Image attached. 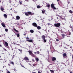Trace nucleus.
Returning a JSON list of instances; mask_svg holds the SVG:
<instances>
[{
	"label": "nucleus",
	"mask_w": 73,
	"mask_h": 73,
	"mask_svg": "<svg viewBox=\"0 0 73 73\" xmlns=\"http://www.w3.org/2000/svg\"><path fill=\"white\" fill-rule=\"evenodd\" d=\"M37 8H41V6L40 5H38L37 6Z\"/></svg>",
	"instance_id": "obj_19"
},
{
	"label": "nucleus",
	"mask_w": 73,
	"mask_h": 73,
	"mask_svg": "<svg viewBox=\"0 0 73 73\" xmlns=\"http://www.w3.org/2000/svg\"><path fill=\"white\" fill-rule=\"evenodd\" d=\"M4 16L5 17V18H7V15L5 14H4Z\"/></svg>",
	"instance_id": "obj_18"
},
{
	"label": "nucleus",
	"mask_w": 73,
	"mask_h": 73,
	"mask_svg": "<svg viewBox=\"0 0 73 73\" xmlns=\"http://www.w3.org/2000/svg\"><path fill=\"white\" fill-rule=\"evenodd\" d=\"M32 25L35 27H37V24L35 23H33L32 24Z\"/></svg>",
	"instance_id": "obj_2"
},
{
	"label": "nucleus",
	"mask_w": 73,
	"mask_h": 73,
	"mask_svg": "<svg viewBox=\"0 0 73 73\" xmlns=\"http://www.w3.org/2000/svg\"><path fill=\"white\" fill-rule=\"evenodd\" d=\"M43 40V41L44 42H46V40L45 39H44Z\"/></svg>",
	"instance_id": "obj_17"
},
{
	"label": "nucleus",
	"mask_w": 73,
	"mask_h": 73,
	"mask_svg": "<svg viewBox=\"0 0 73 73\" xmlns=\"http://www.w3.org/2000/svg\"><path fill=\"white\" fill-rule=\"evenodd\" d=\"M31 56H32V57H35V55H34V54H31Z\"/></svg>",
	"instance_id": "obj_26"
},
{
	"label": "nucleus",
	"mask_w": 73,
	"mask_h": 73,
	"mask_svg": "<svg viewBox=\"0 0 73 73\" xmlns=\"http://www.w3.org/2000/svg\"><path fill=\"white\" fill-rule=\"evenodd\" d=\"M56 58L54 57H52V61H56Z\"/></svg>",
	"instance_id": "obj_7"
},
{
	"label": "nucleus",
	"mask_w": 73,
	"mask_h": 73,
	"mask_svg": "<svg viewBox=\"0 0 73 73\" xmlns=\"http://www.w3.org/2000/svg\"><path fill=\"white\" fill-rule=\"evenodd\" d=\"M35 60L36 62H38L39 61V59L38 58H35Z\"/></svg>",
	"instance_id": "obj_13"
},
{
	"label": "nucleus",
	"mask_w": 73,
	"mask_h": 73,
	"mask_svg": "<svg viewBox=\"0 0 73 73\" xmlns=\"http://www.w3.org/2000/svg\"><path fill=\"white\" fill-rule=\"evenodd\" d=\"M66 56V53H64L63 54V56H64V57H65V56Z\"/></svg>",
	"instance_id": "obj_21"
},
{
	"label": "nucleus",
	"mask_w": 73,
	"mask_h": 73,
	"mask_svg": "<svg viewBox=\"0 0 73 73\" xmlns=\"http://www.w3.org/2000/svg\"><path fill=\"white\" fill-rule=\"evenodd\" d=\"M14 30L15 31H16V32H17V30H16V29H14Z\"/></svg>",
	"instance_id": "obj_38"
},
{
	"label": "nucleus",
	"mask_w": 73,
	"mask_h": 73,
	"mask_svg": "<svg viewBox=\"0 0 73 73\" xmlns=\"http://www.w3.org/2000/svg\"><path fill=\"white\" fill-rule=\"evenodd\" d=\"M28 0H25V1H28Z\"/></svg>",
	"instance_id": "obj_54"
},
{
	"label": "nucleus",
	"mask_w": 73,
	"mask_h": 73,
	"mask_svg": "<svg viewBox=\"0 0 73 73\" xmlns=\"http://www.w3.org/2000/svg\"><path fill=\"white\" fill-rule=\"evenodd\" d=\"M17 37H20V35L19 34H17Z\"/></svg>",
	"instance_id": "obj_24"
},
{
	"label": "nucleus",
	"mask_w": 73,
	"mask_h": 73,
	"mask_svg": "<svg viewBox=\"0 0 73 73\" xmlns=\"http://www.w3.org/2000/svg\"><path fill=\"white\" fill-rule=\"evenodd\" d=\"M1 24L2 26L3 27V28H5V23L3 22L2 23H1Z\"/></svg>",
	"instance_id": "obj_5"
},
{
	"label": "nucleus",
	"mask_w": 73,
	"mask_h": 73,
	"mask_svg": "<svg viewBox=\"0 0 73 73\" xmlns=\"http://www.w3.org/2000/svg\"><path fill=\"white\" fill-rule=\"evenodd\" d=\"M48 24L49 25H50V23H48Z\"/></svg>",
	"instance_id": "obj_52"
},
{
	"label": "nucleus",
	"mask_w": 73,
	"mask_h": 73,
	"mask_svg": "<svg viewBox=\"0 0 73 73\" xmlns=\"http://www.w3.org/2000/svg\"><path fill=\"white\" fill-rule=\"evenodd\" d=\"M69 12L70 13H73V11H72L71 10L69 11Z\"/></svg>",
	"instance_id": "obj_20"
},
{
	"label": "nucleus",
	"mask_w": 73,
	"mask_h": 73,
	"mask_svg": "<svg viewBox=\"0 0 73 73\" xmlns=\"http://www.w3.org/2000/svg\"><path fill=\"white\" fill-rule=\"evenodd\" d=\"M61 44H65V43L63 42L61 43Z\"/></svg>",
	"instance_id": "obj_46"
},
{
	"label": "nucleus",
	"mask_w": 73,
	"mask_h": 73,
	"mask_svg": "<svg viewBox=\"0 0 73 73\" xmlns=\"http://www.w3.org/2000/svg\"><path fill=\"white\" fill-rule=\"evenodd\" d=\"M38 73H41V72H40L39 71L38 72Z\"/></svg>",
	"instance_id": "obj_50"
},
{
	"label": "nucleus",
	"mask_w": 73,
	"mask_h": 73,
	"mask_svg": "<svg viewBox=\"0 0 73 73\" xmlns=\"http://www.w3.org/2000/svg\"><path fill=\"white\" fill-rule=\"evenodd\" d=\"M50 72H51V73H54V72L52 70H50Z\"/></svg>",
	"instance_id": "obj_30"
},
{
	"label": "nucleus",
	"mask_w": 73,
	"mask_h": 73,
	"mask_svg": "<svg viewBox=\"0 0 73 73\" xmlns=\"http://www.w3.org/2000/svg\"><path fill=\"white\" fill-rule=\"evenodd\" d=\"M57 19L58 20V17H57Z\"/></svg>",
	"instance_id": "obj_58"
},
{
	"label": "nucleus",
	"mask_w": 73,
	"mask_h": 73,
	"mask_svg": "<svg viewBox=\"0 0 73 73\" xmlns=\"http://www.w3.org/2000/svg\"><path fill=\"white\" fill-rule=\"evenodd\" d=\"M1 46H2L1 44H0V47H1Z\"/></svg>",
	"instance_id": "obj_45"
},
{
	"label": "nucleus",
	"mask_w": 73,
	"mask_h": 73,
	"mask_svg": "<svg viewBox=\"0 0 73 73\" xmlns=\"http://www.w3.org/2000/svg\"><path fill=\"white\" fill-rule=\"evenodd\" d=\"M51 20H53V18H51Z\"/></svg>",
	"instance_id": "obj_56"
},
{
	"label": "nucleus",
	"mask_w": 73,
	"mask_h": 73,
	"mask_svg": "<svg viewBox=\"0 0 73 73\" xmlns=\"http://www.w3.org/2000/svg\"><path fill=\"white\" fill-rule=\"evenodd\" d=\"M26 41H28L30 42H33V40L32 39H27L26 40Z\"/></svg>",
	"instance_id": "obj_4"
},
{
	"label": "nucleus",
	"mask_w": 73,
	"mask_h": 73,
	"mask_svg": "<svg viewBox=\"0 0 73 73\" xmlns=\"http://www.w3.org/2000/svg\"><path fill=\"white\" fill-rule=\"evenodd\" d=\"M68 4H69L70 3L68 2Z\"/></svg>",
	"instance_id": "obj_60"
},
{
	"label": "nucleus",
	"mask_w": 73,
	"mask_h": 73,
	"mask_svg": "<svg viewBox=\"0 0 73 73\" xmlns=\"http://www.w3.org/2000/svg\"><path fill=\"white\" fill-rule=\"evenodd\" d=\"M55 39H56V41H59V39L56 38Z\"/></svg>",
	"instance_id": "obj_32"
},
{
	"label": "nucleus",
	"mask_w": 73,
	"mask_h": 73,
	"mask_svg": "<svg viewBox=\"0 0 73 73\" xmlns=\"http://www.w3.org/2000/svg\"><path fill=\"white\" fill-rule=\"evenodd\" d=\"M34 53H35V54H36V53H37V52H34Z\"/></svg>",
	"instance_id": "obj_48"
},
{
	"label": "nucleus",
	"mask_w": 73,
	"mask_h": 73,
	"mask_svg": "<svg viewBox=\"0 0 73 73\" xmlns=\"http://www.w3.org/2000/svg\"><path fill=\"white\" fill-rule=\"evenodd\" d=\"M22 67H23V68H25V67H24V66L22 65Z\"/></svg>",
	"instance_id": "obj_49"
},
{
	"label": "nucleus",
	"mask_w": 73,
	"mask_h": 73,
	"mask_svg": "<svg viewBox=\"0 0 73 73\" xmlns=\"http://www.w3.org/2000/svg\"><path fill=\"white\" fill-rule=\"evenodd\" d=\"M17 25H20L19 24V23H17Z\"/></svg>",
	"instance_id": "obj_43"
},
{
	"label": "nucleus",
	"mask_w": 73,
	"mask_h": 73,
	"mask_svg": "<svg viewBox=\"0 0 73 73\" xmlns=\"http://www.w3.org/2000/svg\"><path fill=\"white\" fill-rule=\"evenodd\" d=\"M19 4H20V5H21V4H22V1H19Z\"/></svg>",
	"instance_id": "obj_23"
},
{
	"label": "nucleus",
	"mask_w": 73,
	"mask_h": 73,
	"mask_svg": "<svg viewBox=\"0 0 73 73\" xmlns=\"http://www.w3.org/2000/svg\"><path fill=\"white\" fill-rule=\"evenodd\" d=\"M39 32V33H40V34H41V33H40V31H38Z\"/></svg>",
	"instance_id": "obj_63"
},
{
	"label": "nucleus",
	"mask_w": 73,
	"mask_h": 73,
	"mask_svg": "<svg viewBox=\"0 0 73 73\" xmlns=\"http://www.w3.org/2000/svg\"><path fill=\"white\" fill-rule=\"evenodd\" d=\"M45 11L44 10V9H43L42 11V13H43V14H44V13H45Z\"/></svg>",
	"instance_id": "obj_15"
},
{
	"label": "nucleus",
	"mask_w": 73,
	"mask_h": 73,
	"mask_svg": "<svg viewBox=\"0 0 73 73\" xmlns=\"http://www.w3.org/2000/svg\"><path fill=\"white\" fill-rule=\"evenodd\" d=\"M36 53L38 54H40V52H39V51H37L36 52Z\"/></svg>",
	"instance_id": "obj_29"
},
{
	"label": "nucleus",
	"mask_w": 73,
	"mask_h": 73,
	"mask_svg": "<svg viewBox=\"0 0 73 73\" xmlns=\"http://www.w3.org/2000/svg\"><path fill=\"white\" fill-rule=\"evenodd\" d=\"M42 38L43 39V40L45 39V36L44 35H42Z\"/></svg>",
	"instance_id": "obj_11"
},
{
	"label": "nucleus",
	"mask_w": 73,
	"mask_h": 73,
	"mask_svg": "<svg viewBox=\"0 0 73 73\" xmlns=\"http://www.w3.org/2000/svg\"><path fill=\"white\" fill-rule=\"evenodd\" d=\"M48 20H49V21H50V19H48Z\"/></svg>",
	"instance_id": "obj_61"
},
{
	"label": "nucleus",
	"mask_w": 73,
	"mask_h": 73,
	"mask_svg": "<svg viewBox=\"0 0 73 73\" xmlns=\"http://www.w3.org/2000/svg\"><path fill=\"white\" fill-rule=\"evenodd\" d=\"M11 64H12V65H13V64H14V63L12 61L11 62Z\"/></svg>",
	"instance_id": "obj_33"
},
{
	"label": "nucleus",
	"mask_w": 73,
	"mask_h": 73,
	"mask_svg": "<svg viewBox=\"0 0 73 73\" xmlns=\"http://www.w3.org/2000/svg\"><path fill=\"white\" fill-rule=\"evenodd\" d=\"M31 12H28V14H29V15H31Z\"/></svg>",
	"instance_id": "obj_28"
},
{
	"label": "nucleus",
	"mask_w": 73,
	"mask_h": 73,
	"mask_svg": "<svg viewBox=\"0 0 73 73\" xmlns=\"http://www.w3.org/2000/svg\"><path fill=\"white\" fill-rule=\"evenodd\" d=\"M34 13H31V15H34Z\"/></svg>",
	"instance_id": "obj_40"
},
{
	"label": "nucleus",
	"mask_w": 73,
	"mask_h": 73,
	"mask_svg": "<svg viewBox=\"0 0 73 73\" xmlns=\"http://www.w3.org/2000/svg\"><path fill=\"white\" fill-rule=\"evenodd\" d=\"M47 60L48 62H50V60H49V58H48V59Z\"/></svg>",
	"instance_id": "obj_31"
},
{
	"label": "nucleus",
	"mask_w": 73,
	"mask_h": 73,
	"mask_svg": "<svg viewBox=\"0 0 73 73\" xmlns=\"http://www.w3.org/2000/svg\"><path fill=\"white\" fill-rule=\"evenodd\" d=\"M67 37H70V36L69 35H67Z\"/></svg>",
	"instance_id": "obj_42"
},
{
	"label": "nucleus",
	"mask_w": 73,
	"mask_h": 73,
	"mask_svg": "<svg viewBox=\"0 0 73 73\" xmlns=\"http://www.w3.org/2000/svg\"><path fill=\"white\" fill-rule=\"evenodd\" d=\"M18 50L20 51V52L21 53H22V50H20V49H18Z\"/></svg>",
	"instance_id": "obj_25"
},
{
	"label": "nucleus",
	"mask_w": 73,
	"mask_h": 73,
	"mask_svg": "<svg viewBox=\"0 0 73 73\" xmlns=\"http://www.w3.org/2000/svg\"><path fill=\"white\" fill-rule=\"evenodd\" d=\"M3 35H0V37H3Z\"/></svg>",
	"instance_id": "obj_36"
},
{
	"label": "nucleus",
	"mask_w": 73,
	"mask_h": 73,
	"mask_svg": "<svg viewBox=\"0 0 73 73\" xmlns=\"http://www.w3.org/2000/svg\"><path fill=\"white\" fill-rule=\"evenodd\" d=\"M72 59H73V55L72 56Z\"/></svg>",
	"instance_id": "obj_64"
},
{
	"label": "nucleus",
	"mask_w": 73,
	"mask_h": 73,
	"mask_svg": "<svg viewBox=\"0 0 73 73\" xmlns=\"http://www.w3.org/2000/svg\"><path fill=\"white\" fill-rule=\"evenodd\" d=\"M3 50H5V51H7V50H6V49L4 48H3Z\"/></svg>",
	"instance_id": "obj_39"
},
{
	"label": "nucleus",
	"mask_w": 73,
	"mask_h": 73,
	"mask_svg": "<svg viewBox=\"0 0 73 73\" xmlns=\"http://www.w3.org/2000/svg\"><path fill=\"white\" fill-rule=\"evenodd\" d=\"M25 15L26 16H29V15L28 13H25Z\"/></svg>",
	"instance_id": "obj_22"
},
{
	"label": "nucleus",
	"mask_w": 73,
	"mask_h": 73,
	"mask_svg": "<svg viewBox=\"0 0 73 73\" xmlns=\"http://www.w3.org/2000/svg\"><path fill=\"white\" fill-rule=\"evenodd\" d=\"M37 29H41V27H40V26H38L37 27Z\"/></svg>",
	"instance_id": "obj_16"
},
{
	"label": "nucleus",
	"mask_w": 73,
	"mask_h": 73,
	"mask_svg": "<svg viewBox=\"0 0 73 73\" xmlns=\"http://www.w3.org/2000/svg\"><path fill=\"white\" fill-rule=\"evenodd\" d=\"M5 31H6V32H8V29H5Z\"/></svg>",
	"instance_id": "obj_34"
},
{
	"label": "nucleus",
	"mask_w": 73,
	"mask_h": 73,
	"mask_svg": "<svg viewBox=\"0 0 73 73\" xmlns=\"http://www.w3.org/2000/svg\"><path fill=\"white\" fill-rule=\"evenodd\" d=\"M32 61H33V62H35V60H34V59H33L32 60Z\"/></svg>",
	"instance_id": "obj_44"
},
{
	"label": "nucleus",
	"mask_w": 73,
	"mask_h": 73,
	"mask_svg": "<svg viewBox=\"0 0 73 73\" xmlns=\"http://www.w3.org/2000/svg\"><path fill=\"white\" fill-rule=\"evenodd\" d=\"M10 9H11V10H12V8H11Z\"/></svg>",
	"instance_id": "obj_62"
},
{
	"label": "nucleus",
	"mask_w": 73,
	"mask_h": 73,
	"mask_svg": "<svg viewBox=\"0 0 73 73\" xmlns=\"http://www.w3.org/2000/svg\"><path fill=\"white\" fill-rule=\"evenodd\" d=\"M70 34H71V33H70V32L69 33V35H70Z\"/></svg>",
	"instance_id": "obj_47"
},
{
	"label": "nucleus",
	"mask_w": 73,
	"mask_h": 73,
	"mask_svg": "<svg viewBox=\"0 0 73 73\" xmlns=\"http://www.w3.org/2000/svg\"><path fill=\"white\" fill-rule=\"evenodd\" d=\"M66 45L68 46H69V45H68V44H66Z\"/></svg>",
	"instance_id": "obj_55"
},
{
	"label": "nucleus",
	"mask_w": 73,
	"mask_h": 73,
	"mask_svg": "<svg viewBox=\"0 0 73 73\" xmlns=\"http://www.w3.org/2000/svg\"><path fill=\"white\" fill-rule=\"evenodd\" d=\"M0 9H1V11H4V8L2 7H1L0 8Z\"/></svg>",
	"instance_id": "obj_10"
},
{
	"label": "nucleus",
	"mask_w": 73,
	"mask_h": 73,
	"mask_svg": "<svg viewBox=\"0 0 73 73\" xmlns=\"http://www.w3.org/2000/svg\"><path fill=\"white\" fill-rule=\"evenodd\" d=\"M26 39H29V38H28V37H27V38H26Z\"/></svg>",
	"instance_id": "obj_41"
},
{
	"label": "nucleus",
	"mask_w": 73,
	"mask_h": 73,
	"mask_svg": "<svg viewBox=\"0 0 73 73\" xmlns=\"http://www.w3.org/2000/svg\"><path fill=\"white\" fill-rule=\"evenodd\" d=\"M23 35H24V36H25V35H26V34H23Z\"/></svg>",
	"instance_id": "obj_53"
},
{
	"label": "nucleus",
	"mask_w": 73,
	"mask_h": 73,
	"mask_svg": "<svg viewBox=\"0 0 73 73\" xmlns=\"http://www.w3.org/2000/svg\"><path fill=\"white\" fill-rule=\"evenodd\" d=\"M71 28L72 29H73V28H72V27H71Z\"/></svg>",
	"instance_id": "obj_59"
},
{
	"label": "nucleus",
	"mask_w": 73,
	"mask_h": 73,
	"mask_svg": "<svg viewBox=\"0 0 73 73\" xmlns=\"http://www.w3.org/2000/svg\"><path fill=\"white\" fill-rule=\"evenodd\" d=\"M5 46H8V44L7 42H5Z\"/></svg>",
	"instance_id": "obj_9"
},
{
	"label": "nucleus",
	"mask_w": 73,
	"mask_h": 73,
	"mask_svg": "<svg viewBox=\"0 0 73 73\" xmlns=\"http://www.w3.org/2000/svg\"><path fill=\"white\" fill-rule=\"evenodd\" d=\"M60 25H61V24L60 23H57L54 24V26L55 27L59 28L60 27Z\"/></svg>",
	"instance_id": "obj_1"
},
{
	"label": "nucleus",
	"mask_w": 73,
	"mask_h": 73,
	"mask_svg": "<svg viewBox=\"0 0 73 73\" xmlns=\"http://www.w3.org/2000/svg\"><path fill=\"white\" fill-rule=\"evenodd\" d=\"M51 7L52 8H53L54 9H56V8L54 7V4H52L51 5Z\"/></svg>",
	"instance_id": "obj_3"
},
{
	"label": "nucleus",
	"mask_w": 73,
	"mask_h": 73,
	"mask_svg": "<svg viewBox=\"0 0 73 73\" xmlns=\"http://www.w3.org/2000/svg\"><path fill=\"white\" fill-rule=\"evenodd\" d=\"M17 45H20V44H17Z\"/></svg>",
	"instance_id": "obj_57"
},
{
	"label": "nucleus",
	"mask_w": 73,
	"mask_h": 73,
	"mask_svg": "<svg viewBox=\"0 0 73 73\" xmlns=\"http://www.w3.org/2000/svg\"><path fill=\"white\" fill-rule=\"evenodd\" d=\"M16 17L17 20H20V17H19V16H17Z\"/></svg>",
	"instance_id": "obj_8"
},
{
	"label": "nucleus",
	"mask_w": 73,
	"mask_h": 73,
	"mask_svg": "<svg viewBox=\"0 0 73 73\" xmlns=\"http://www.w3.org/2000/svg\"><path fill=\"white\" fill-rule=\"evenodd\" d=\"M7 73H11L10 72H9V71H7Z\"/></svg>",
	"instance_id": "obj_37"
},
{
	"label": "nucleus",
	"mask_w": 73,
	"mask_h": 73,
	"mask_svg": "<svg viewBox=\"0 0 73 73\" xmlns=\"http://www.w3.org/2000/svg\"><path fill=\"white\" fill-rule=\"evenodd\" d=\"M29 53L30 55H31L32 54V52L31 51H29Z\"/></svg>",
	"instance_id": "obj_14"
},
{
	"label": "nucleus",
	"mask_w": 73,
	"mask_h": 73,
	"mask_svg": "<svg viewBox=\"0 0 73 73\" xmlns=\"http://www.w3.org/2000/svg\"><path fill=\"white\" fill-rule=\"evenodd\" d=\"M62 35V37H63L64 38V37H65V35L64 34H61Z\"/></svg>",
	"instance_id": "obj_27"
},
{
	"label": "nucleus",
	"mask_w": 73,
	"mask_h": 73,
	"mask_svg": "<svg viewBox=\"0 0 73 73\" xmlns=\"http://www.w3.org/2000/svg\"><path fill=\"white\" fill-rule=\"evenodd\" d=\"M30 32H31V33H34V31L33 30H31L30 31Z\"/></svg>",
	"instance_id": "obj_12"
},
{
	"label": "nucleus",
	"mask_w": 73,
	"mask_h": 73,
	"mask_svg": "<svg viewBox=\"0 0 73 73\" xmlns=\"http://www.w3.org/2000/svg\"><path fill=\"white\" fill-rule=\"evenodd\" d=\"M24 59L26 61V62H28L29 61V59L27 57H25Z\"/></svg>",
	"instance_id": "obj_6"
},
{
	"label": "nucleus",
	"mask_w": 73,
	"mask_h": 73,
	"mask_svg": "<svg viewBox=\"0 0 73 73\" xmlns=\"http://www.w3.org/2000/svg\"><path fill=\"white\" fill-rule=\"evenodd\" d=\"M49 7H50V5H49V4H48L47 5V7H48V8H49Z\"/></svg>",
	"instance_id": "obj_35"
},
{
	"label": "nucleus",
	"mask_w": 73,
	"mask_h": 73,
	"mask_svg": "<svg viewBox=\"0 0 73 73\" xmlns=\"http://www.w3.org/2000/svg\"><path fill=\"white\" fill-rule=\"evenodd\" d=\"M47 53H49V51H48L46 52Z\"/></svg>",
	"instance_id": "obj_51"
}]
</instances>
